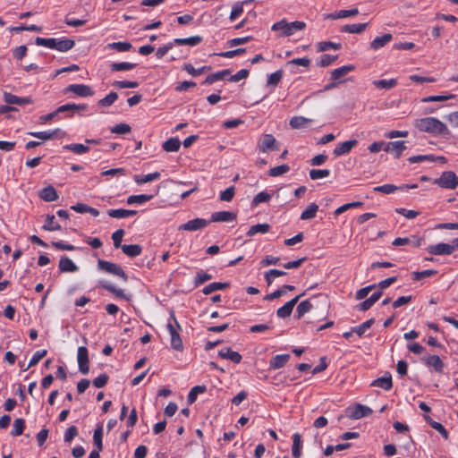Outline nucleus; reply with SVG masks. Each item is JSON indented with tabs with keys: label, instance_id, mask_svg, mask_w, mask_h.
I'll use <instances>...</instances> for the list:
<instances>
[{
	"label": "nucleus",
	"instance_id": "nucleus-1",
	"mask_svg": "<svg viewBox=\"0 0 458 458\" xmlns=\"http://www.w3.org/2000/svg\"><path fill=\"white\" fill-rule=\"evenodd\" d=\"M413 124L416 129L422 132L441 136L450 135V131L448 130L447 126L435 117L416 119Z\"/></svg>",
	"mask_w": 458,
	"mask_h": 458
},
{
	"label": "nucleus",
	"instance_id": "nucleus-2",
	"mask_svg": "<svg viewBox=\"0 0 458 458\" xmlns=\"http://www.w3.org/2000/svg\"><path fill=\"white\" fill-rule=\"evenodd\" d=\"M35 42L38 46L55 49L60 52H66L72 49L75 45V42L72 39L68 38L57 39L54 38H45L38 37Z\"/></svg>",
	"mask_w": 458,
	"mask_h": 458
},
{
	"label": "nucleus",
	"instance_id": "nucleus-3",
	"mask_svg": "<svg viewBox=\"0 0 458 458\" xmlns=\"http://www.w3.org/2000/svg\"><path fill=\"white\" fill-rule=\"evenodd\" d=\"M306 28V23L304 21H295L292 22H288L286 20L283 19L276 23H274L271 27L273 31H279L280 37H289L293 35V33L297 30H302Z\"/></svg>",
	"mask_w": 458,
	"mask_h": 458
},
{
	"label": "nucleus",
	"instance_id": "nucleus-4",
	"mask_svg": "<svg viewBox=\"0 0 458 458\" xmlns=\"http://www.w3.org/2000/svg\"><path fill=\"white\" fill-rule=\"evenodd\" d=\"M434 183L444 189L454 190L458 187V176L452 171L443 172Z\"/></svg>",
	"mask_w": 458,
	"mask_h": 458
},
{
	"label": "nucleus",
	"instance_id": "nucleus-5",
	"mask_svg": "<svg viewBox=\"0 0 458 458\" xmlns=\"http://www.w3.org/2000/svg\"><path fill=\"white\" fill-rule=\"evenodd\" d=\"M98 267L100 270L105 271L108 274H112L114 276L121 277L124 282L128 280V276L123 271V269L115 263L106 261L104 259H98Z\"/></svg>",
	"mask_w": 458,
	"mask_h": 458
},
{
	"label": "nucleus",
	"instance_id": "nucleus-6",
	"mask_svg": "<svg viewBox=\"0 0 458 458\" xmlns=\"http://www.w3.org/2000/svg\"><path fill=\"white\" fill-rule=\"evenodd\" d=\"M209 225V220L204 218H194L188 222L181 225L179 230H184L189 232L199 231L206 228Z\"/></svg>",
	"mask_w": 458,
	"mask_h": 458
},
{
	"label": "nucleus",
	"instance_id": "nucleus-7",
	"mask_svg": "<svg viewBox=\"0 0 458 458\" xmlns=\"http://www.w3.org/2000/svg\"><path fill=\"white\" fill-rule=\"evenodd\" d=\"M426 250L432 255H450L455 250V246H454L453 242L452 244L440 242L430 245Z\"/></svg>",
	"mask_w": 458,
	"mask_h": 458
},
{
	"label": "nucleus",
	"instance_id": "nucleus-8",
	"mask_svg": "<svg viewBox=\"0 0 458 458\" xmlns=\"http://www.w3.org/2000/svg\"><path fill=\"white\" fill-rule=\"evenodd\" d=\"M258 148L261 152H268L278 149L276 146V140L272 134H265L258 142Z\"/></svg>",
	"mask_w": 458,
	"mask_h": 458
},
{
	"label": "nucleus",
	"instance_id": "nucleus-9",
	"mask_svg": "<svg viewBox=\"0 0 458 458\" xmlns=\"http://www.w3.org/2000/svg\"><path fill=\"white\" fill-rule=\"evenodd\" d=\"M64 92H72L82 98L91 97L94 95V91L91 87L85 84H71L65 88Z\"/></svg>",
	"mask_w": 458,
	"mask_h": 458
},
{
	"label": "nucleus",
	"instance_id": "nucleus-10",
	"mask_svg": "<svg viewBox=\"0 0 458 458\" xmlns=\"http://www.w3.org/2000/svg\"><path fill=\"white\" fill-rule=\"evenodd\" d=\"M77 360H78V365H79V370L83 375L88 374L89 371V352H88V349L85 346H80L78 348Z\"/></svg>",
	"mask_w": 458,
	"mask_h": 458
},
{
	"label": "nucleus",
	"instance_id": "nucleus-11",
	"mask_svg": "<svg viewBox=\"0 0 458 458\" xmlns=\"http://www.w3.org/2000/svg\"><path fill=\"white\" fill-rule=\"evenodd\" d=\"M304 295H305V292H303L302 293L295 296L293 299H292L291 301H287L284 305L280 307L276 310L277 317L280 318H286L290 317V315L293 312V310L294 306L296 305V303L298 302L300 298L304 296Z\"/></svg>",
	"mask_w": 458,
	"mask_h": 458
},
{
	"label": "nucleus",
	"instance_id": "nucleus-12",
	"mask_svg": "<svg viewBox=\"0 0 458 458\" xmlns=\"http://www.w3.org/2000/svg\"><path fill=\"white\" fill-rule=\"evenodd\" d=\"M404 149H406V145L403 140L388 142L384 148L386 152L394 154L395 158H399Z\"/></svg>",
	"mask_w": 458,
	"mask_h": 458
},
{
	"label": "nucleus",
	"instance_id": "nucleus-13",
	"mask_svg": "<svg viewBox=\"0 0 458 458\" xmlns=\"http://www.w3.org/2000/svg\"><path fill=\"white\" fill-rule=\"evenodd\" d=\"M371 413L372 410L369 407L357 403L352 408L349 417L353 420H359L363 417H367Z\"/></svg>",
	"mask_w": 458,
	"mask_h": 458
},
{
	"label": "nucleus",
	"instance_id": "nucleus-14",
	"mask_svg": "<svg viewBox=\"0 0 458 458\" xmlns=\"http://www.w3.org/2000/svg\"><path fill=\"white\" fill-rule=\"evenodd\" d=\"M357 144L358 141L356 140L341 142L335 148L333 153L335 157L348 154Z\"/></svg>",
	"mask_w": 458,
	"mask_h": 458
},
{
	"label": "nucleus",
	"instance_id": "nucleus-15",
	"mask_svg": "<svg viewBox=\"0 0 458 458\" xmlns=\"http://www.w3.org/2000/svg\"><path fill=\"white\" fill-rule=\"evenodd\" d=\"M237 217L236 214L231 211H218L214 212L211 215L210 222H231L235 220Z\"/></svg>",
	"mask_w": 458,
	"mask_h": 458
},
{
	"label": "nucleus",
	"instance_id": "nucleus-16",
	"mask_svg": "<svg viewBox=\"0 0 458 458\" xmlns=\"http://www.w3.org/2000/svg\"><path fill=\"white\" fill-rule=\"evenodd\" d=\"M422 360L428 367H432L435 371L438 373H442L445 368L444 362L441 360L439 356L437 355H429L427 357H423Z\"/></svg>",
	"mask_w": 458,
	"mask_h": 458
},
{
	"label": "nucleus",
	"instance_id": "nucleus-17",
	"mask_svg": "<svg viewBox=\"0 0 458 458\" xmlns=\"http://www.w3.org/2000/svg\"><path fill=\"white\" fill-rule=\"evenodd\" d=\"M354 66L352 64L344 65L337 69H335L331 72V79L337 83L343 81V78L347 75L350 72L354 70Z\"/></svg>",
	"mask_w": 458,
	"mask_h": 458
},
{
	"label": "nucleus",
	"instance_id": "nucleus-18",
	"mask_svg": "<svg viewBox=\"0 0 458 458\" xmlns=\"http://www.w3.org/2000/svg\"><path fill=\"white\" fill-rule=\"evenodd\" d=\"M382 296V291L374 293L369 298L366 299L362 302L356 306V309L360 311H366L369 310Z\"/></svg>",
	"mask_w": 458,
	"mask_h": 458
},
{
	"label": "nucleus",
	"instance_id": "nucleus-19",
	"mask_svg": "<svg viewBox=\"0 0 458 458\" xmlns=\"http://www.w3.org/2000/svg\"><path fill=\"white\" fill-rule=\"evenodd\" d=\"M218 355L220 358L229 360L235 364L240 363L242 359L239 352L233 351L229 347L220 350Z\"/></svg>",
	"mask_w": 458,
	"mask_h": 458
},
{
	"label": "nucleus",
	"instance_id": "nucleus-20",
	"mask_svg": "<svg viewBox=\"0 0 458 458\" xmlns=\"http://www.w3.org/2000/svg\"><path fill=\"white\" fill-rule=\"evenodd\" d=\"M58 267L60 272L62 273L76 272L78 270V267L76 266V264L66 256L61 257Z\"/></svg>",
	"mask_w": 458,
	"mask_h": 458
},
{
	"label": "nucleus",
	"instance_id": "nucleus-21",
	"mask_svg": "<svg viewBox=\"0 0 458 458\" xmlns=\"http://www.w3.org/2000/svg\"><path fill=\"white\" fill-rule=\"evenodd\" d=\"M4 100L8 105L23 106L31 103V100L29 98H21L9 92L4 93Z\"/></svg>",
	"mask_w": 458,
	"mask_h": 458
},
{
	"label": "nucleus",
	"instance_id": "nucleus-22",
	"mask_svg": "<svg viewBox=\"0 0 458 458\" xmlns=\"http://www.w3.org/2000/svg\"><path fill=\"white\" fill-rule=\"evenodd\" d=\"M59 133H61V130L55 129L52 131L29 132L28 134L41 140H49L58 137Z\"/></svg>",
	"mask_w": 458,
	"mask_h": 458
},
{
	"label": "nucleus",
	"instance_id": "nucleus-23",
	"mask_svg": "<svg viewBox=\"0 0 458 458\" xmlns=\"http://www.w3.org/2000/svg\"><path fill=\"white\" fill-rule=\"evenodd\" d=\"M289 354H278L272 358L269 362V367L272 369H278L283 368L289 360Z\"/></svg>",
	"mask_w": 458,
	"mask_h": 458
},
{
	"label": "nucleus",
	"instance_id": "nucleus-24",
	"mask_svg": "<svg viewBox=\"0 0 458 458\" xmlns=\"http://www.w3.org/2000/svg\"><path fill=\"white\" fill-rule=\"evenodd\" d=\"M230 286V283L228 282H214L208 285H206L202 289V293L205 295H208L216 291L225 290Z\"/></svg>",
	"mask_w": 458,
	"mask_h": 458
},
{
	"label": "nucleus",
	"instance_id": "nucleus-25",
	"mask_svg": "<svg viewBox=\"0 0 458 458\" xmlns=\"http://www.w3.org/2000/svg\"><path fill=\"white\" fill-rule=\"evenodd\" d=\"M372 386L383 388L386 391L390 390L393 386L392 377L390 374L378 377L371 383Z\"/></svg>",
	"mask_w": 458,
	"mask_h": 458
},
{
	"label": "nucleus",
	"instance_id": "nucleus-26",
	"mask_svg": "<svg viewBox=\"0 0 458 458\" xmlns=\"http://www.w3.org/2000/svg\"><path fill=\"white\" fill-rule=\"evenodd\" d=\"M39 197L47 202H51L58 199L55 189L50 185L40 191Z\"/></svg>",
	"mask_w": 458,
	"mask_h": 458
},
{
	"label": "nucleus",
	"instance_id": "nucleus-27",
	"mask_svg": "<svg viewBox=\"0 0 458 458\" xmlns=\"http://www.w3.org/2000/svg\"><path fill=\"white\" fill-rule=\"evenodd\" d=\"M392 35L390 33L384 34L380 37H377L370 43V48L373 50H377L383 47H385L387 43L392 40Z\"/></svg>",
	"mask_w": 458,
	"mask_h": 458
},
{
	"label": "nucleus",
	"instance_id": "nucleus-28",
	"mask_svg": "<svg viewBox=\"0 0 458 458\" xmlns=\"http://www.w3.org/2000/svg\"><path fill=\"white\" fill-rule=\"evenodd\" d=\"M302 441L301 437L299 433L293 435V446L292 454L294 458H300L301 456Z\"/></svg>",
	"mask_w": 458,
	"mask_h": 458
},
{
	"label": "nucleus",
	"instance_id": "nucleus-29",
	"mask_svg": "<svg viewBox=\"0 0 458 458\" xmlns=\"http://www.w3.org/2000/svg\"><path fill=\"white\" fill-rule=\"evenodd\" d=\"M230 73L231 72L228 69L211 73L207 76L203 83L207 85H211L217 81L225 79Z\"/></svg>",
	"mask_w": 458,
	"mask_h": 458
},
{
	"label": "nucleus",
	"instance_id": "nucleus-30",
	"mask_svg": "<svg viewBox=\"0 0 458 458\" xmlns=\"http://www.w3.org/2000/svg\"><path fill=\"white\" fill-rule=\"evenodd\" d=\"M368 23L347 24L341 28V32L360 34L367 28Z\"/></svg>",
	"mask_w": 458,
	"mask_h": 458
},
{
	"label": "nucleus",
	"instance_id": "nucleus-31",
	"mask_svg": "<svg viewBox=\"0 0 458 458\" xmlns=\"http://www.w3.org/2000/svg\"><path fill=\"white\" fill-rule=\"evenodd\" d=\"M136 214H137L136 210H129V209H123V208L109 209L107 211V215L113 218H125L128 216H135Z\"/></svg>",
	"mask_w": 458,
	"mask_h": 458
},
{
	"label": "nucleus",
	"instance_id": "nucleus-32",
	"mask_svg": "<svg viewBox=\"0 0 458 458\" xmlns=\"http://www.w3.org/2000/svg\"><path fill=\"white\" fill-rule=\"evenodd\" d=\"M160 176H161V174L159 172H154V173L148 174L145 175H134L133 179H134V182L138 185H141V184L152 182V181H156V180L159 179Z\"/></svg>",
	"mask_w": 458,
	"mask_h": 458
},
{
	"label": "nucleus",
	"instance_id": "nucleus-33",
	"mask_svg": "<svg viewBox=\"0 0 458 458\" xmlns=\"http://www.w3.org/2000/svg\"><path fill=\"white\" fill-rule=\"evenodd\" d=\"M122 250L128 257L135 258V257L140 255V253L142 251V248L139 244H130V245L124 244L122 247Z\"/></svg>",
	"mask_w": 458,
	"mask_h": 458
},
{
	"label": "nucleus",
	"instance_id": "nucleus-34",
	"mask_svg": "<svg viewBox=\"0 0 458 458\" xmlns=\"http://www.w3.org/2000/svg\"><path fill=\"white\" fill-rule=\"evenodd\" d=\"M162 147L166 152H175L180 149L181 141L178 138H170L163 143Z\"/></svg>",
	"mask_w": 458,
	"mask_h": 458
},
{
	"label": "nucleus",
	"instance_id": "nucleus-35",
	"mask_svg": "<svg viewBox=\"0 0 458 458\" xmlns=\"http://www.w3.org/2000/svg\"><path fill=\"white\" fill-rule=\"evenodd\" d=\"M294 289H295V287L293 285L285 284L282 288L277 289L269 294H267L264 297V300L272 301V300L277 299V298L281 297L282 295H284L286 293V291H293Z\"/></svg>",
	"mask_w": 458,
	"mask_h": 458
},
{
	"label": "nucleus",
	"instance_id": "nucleus-36",
	"mask_svg": "<svg viewBox=\"0 0 458 458\" xmlns=\"http://www.w3.org/2000/svg\"><path fill=\"white\" fill-rule=\"evenodd\" d=\"M152 194H140V195H131L127 198V204H143L147 201L152 199Z\"/></svg>",
	"mask_w": 458,
	"mask_h": 458
},
{
	"label": "nucleus",
	"instance_id": "nucleus-37",
	"mask_svg": "<svg viewBox=\"0 0 458 458\" xmlns=\"http://www.w3.org/2000/svg\"><path fill=\"white\" fill-rule=\"evenodd\" d=\"M202 41V38L200 36H193L186 38H175L174 39V45H189V46H196Z\"/></svg>",
	"mask_w": 458,
	"mask_h": 458
},
{
	"label": "nucleus",
	"instance_id": "nucleus-38",
	"mask_svg": "<svg viewBox=\"0 0 458 458\" xmlns=\"http://www.w3.org/2000/svg\"><path fill=\"white\" fill-rule=\"evenodd\" d=\"M88 108V105L81 104H65L57 108V112L64 113V112H80V111H85Z\"/></svg>",
	"mask_w": 458,
	"mask_h": 458
},
{
	"label": "nucleus",
	"instance_id": "nucleus-39",
	"mask_svg": "<svg viewBox=\"0 0 458 458\" xmlns=\"http://www.w3.org/2000/svg\"><path fill=\"white\" fill-rule=\"evenodd\" d=\"M318 210V206L316 203L310 204L305 210L301 214V220L312 219L316 216Z\"/></svg>",
	"mask_w": 458,
	"mask_h": 458
},
{
	"label": "nucleus",
	"instance_id": "nucleus-40",
	"mask_svg": "<svg viewBox=\"0 0 458 458\" xmlns=\"http://www.w3.org/2000/svg\"><path fill=\"white\" fill-rule=\"evenodd\" d=\"M424 419L426 420V421H428L429 423V425L434 428L436 429L439 434H441V436L445 438V439H447L448 438V432L447 430L445 428V427L437 422V421H435L433 420L429 416L426 415L424 416Z\"/></svg>",
	"mask_w": 458,
	"mask_h": 458
},
{
	"label": "nucleus",
	"instance_id": "nucleus-41",
	"mask_svg": "<svg viewBox=\"0 0 458 458\" xmlns=\"http://www.w3.org/2000/svg\"><path fill=\"white\" fill-rule=\"evenodd\" d=\"M269 230L270 225L268 224H258L250 227L249 231L247 232V235L250 237L259 233H267L269 232Z\"/></svg>",
	"mask_w": 458,
	"mask_h": 458
},
{
	"label": "nucleus",
	"instance_id": "nucleus-42",
	"mask_svg": "<svg viewBox=\"0 0 458 458\" xmlns=\"http://www.w3.org/2000/svg\"><path fill=\"white\" fill-rule=\"evenodd\" d=\"M373 85L377 87V89H390L394 88L397 85V80L396 79H390V80H378L374 81Z\"/></svg>",
	"mask_w": 458,
	"mask_h": 458
},
{
	"label": "nucleus",
	"instance_id": "nucleus-43",
	"mask_svg": "<svg viewBox=\"0 0 458 458\" xmlns=\"http://www.w3.org/2000/svg\"><path fill=\"white\" fill-rule=\"evenodd\" d=\"M318 52H325L329 48H333L334 50H339L342 47L340 43L331 42V41H321L316 45Z\"/></svg>",
	"mask_w": 458,
	"mask_h": 458
},
{
	"label": "nucleus",
	"instance_id": "nucleus-44",
	"mask_svg": "<svg viewBox=\"0 0 458 458\" xmlns=\"http://www.w3.org/2000/svg\"><path fill=\"white\" fill-rule=\"evenodd\" d=\"M102 437H103V426L101 424H98L97 426V428H95L94 435H93V442H94V445L96 446V449L103 450Z\"/></svg>",
	"mask_w": 458,
	"mask_h": 458
},
{
	"label": "nucleus",
	"instance_id": "nucleus-45",
	"mask_svg": "<svg viewBox=\"0 0 458 458\" xmlns=\"http://www.w3.org/2000/svg\"><path fill=\"white\" fill-rule=\"evenodd\" d=\"M310 122H311L310 119L303 116H294L290 120L289 124L293 129H301L305 127Z\"/></svg>",
	"mask_w": 458,
	"mask_h": 458
},
{
	"label": "nucleus",
	"instance_id": "nucleus-46",
	"mask_svg": "<svg viewBox=\"0 0 458 458\" xmlns=\"http://www.w3.org/2000/svg\"><path fill=\"white\" fill-rule=\"evenodd\" d=\"M136 65V64L128 62L113 63L110 65V70L113 72L129 71L135 68Z\"/></svg>",
	"mask_w": 458,
	"mask_h": 458
},
{
	"label": "nucleus",
	"instance_id": "nucleus-47",
	"mask_svg": "<svg viewBox=\"0 0 458 458\" xmlns=\"http://www.w3.org/2000/svg\"><path fill=\"white\" fill-rule=\"evenodd\" d=\"M206 390H207V387L204 385L196 386L192 387L188 394V397H187L188 403L190 404L193 403L196 401L198 394L206 392Z\"/></svg>",
	"mask_w": 458,
	"mask_h": 458
},
{
	"label": "nucleus",
	"instance_id": "nucleus-48",
	"mask_svg": "<svg viewBox=\"0 0 458 458\" xmlns=\"http://www.w3.org/2000/svg\"><path fill=\"white\" fill-rule=\"evenodd\" d=\"M42 228L45 231H58L61 230V225L57 223H55L54 215H47L46 217V223Z\"/></svg>",
	"mask_w": 458,
	"mask_h": 458
},
{
	"label": "nucleus",
	"instance_id": "nucleus-49",
	"mask_svg": "<svg viewBox=\"0 0 458 458\" xmlns=\"http://www.w3.org/2000/svg\"><path fill=\"white\" fill-rule=\"evenodd\" d=\"M64 148L71 150L73 153L78 154V155L84 154L89 150V146H85L81 143L68 144V145L64 146Z\"/></svg>",
	"mask_w": 458,
	"mask_h": 458
},
{
	"label": "nucleus",
	"instance_id": "nucleus-50",
	"mask_svg": "<svg viewBox=\"0 0 458 458\" xmlns=\"http://www.w3.org/2000/svg\"><path fill=\"white\" fill-rule=\"evenodd\" d=\"M375 320L374 318H370L362 324L352 327V331H354L355 334H357L360 337H361L365 332L371 327V326L374 324Z\"/></svg>",
	"mask_w": 458,
	"mask_h": 458
},
{
	"label": "nucleus",
	"instance_id": "nucleus-51",
	"mask_svg": "<svg viewBox=\"0 0 458 458\" xmlns=\"http://www.w3.org/2000/svg\"><path fill=\"white\" fill-rule=\"evenodd\" d=\"M101 287L106 289V291L114 293L115 296L119 298H123L127 300L128 298L125 296L123 290L116 288L114 285H113L110 283H101Z\"/></svg>",
	"mask_w": 458,
	"mask_h": 458
},
{
	"label": "nucleus",
	"instance_id": "nucleus-52",
	"mask_svg": "<svg viewBox=\"0 0 458 458\" xmlns=\"http://www.w3.org/2000/svg\"><path fill=\"white\" fill-rule=\"evenodd\" d=\"M182 68L192 76L200 75L204 72L209 71L211 69L210 66H202L201 68L195 69L191 64H184Z\"/></svg>",
	"mask_w": 458,
	"mask_h": 458
},
{
	"label": "nucleus",
	"instance_id": "nucleus-53",
	"mask_svg": "<svg viewBox=\"0 0 458 458\" xmlns=\"http://www.w3.org/2000/svg\"><path fill=\"white\" fill-rule=\"evenodd\" d=\"M25 428V420L23 419H16L13 421V428L11 435L13 437L21 436Z\"/></svg>",
	"mask_w": 458,
	"mask_h": 458
},
{
	"label": "nucleus",
	"instance_id": "nucleus-54",
	"mask_svg": "<svg viewBox=\"0 0 458 458\" xmlns=\"http://www.w3.org/2000/svg\"><path fill=\"white\" fill-rule=\"evenodd\" d=\"M312 307L313 306H312L311 302L310 301H308V300L301 301L299 303V305L297 306V317H298V318H301V317L304 316V314H306L307 312L311 310Z\"/></svg>",
	"mask_w": 458,
	"mask_h": 458
},
{
	"label": "nucleus",
	"instance_id": "nucleus-55",
	"mask_svg": "<svg viewBox=\"0 0 458 458\" xmlns=\"http://www.w3.org/2000/svg\"><path fill=\"white\" fill-rule=\"evenodd\" d=\"M118 98V95L116 92H110L105 98H101L98 101V105L103 107H107L112 106L116 99Z\"/></svg>",
	"mask_w": 458,
	"mask_h": 458
},
{
	"label": "nucleus",
	"instance_id": "nucleus-56",
	"mask_svg": "<svg viewBox=\"0 0 458 458\" xmlns=\"http://www.w3.org/2000/svg\"><path fill=\"white\" fill-rule=\"evenodd\" d=\"M337 55L324 54L320 56L317 65L319 67H327L331 65L337 59Z\"/></svg>",
	"mask_w": 458,
	"mask_h": 458
},
{
	"label": "nucleus",
	"instance_id": "nucleus-57",
	"mask_svg": "<svg viewBox=\"0 0 458 458\" xmlns=\"http://www.w3.org/2000/svg\"><path fill=\"white\" fill-rule=\"evenodd\" d=\"M212 276L210 274H208L203 270H199L197 272L196 276L194 278V285L195 287H198L200 284H204L205 282L210 280Z\"/></svg>",
	"mask_w": 458,
	"mask_h": 458
},
{
	"label": "nucleus",
	"instance_id": "nucleus-58",
	"mask_svg": "<svg viewBox=\"0 0 458 458\" xmlns=\"http://www.w3.org/2000/svg\"><path fill=\"white\" fill-rule=\"evenodd\" d=\"M108 48L114 49L118 52H126L129 51L132 46L130 42H114L108 44Z\"/></svg>",
	"mask_w": 458,
	"mask_h": 458
},
{
	"label": "nucleus",
	"instance_id": "nucleus-59",
	"mask_svg": "<svg viewBox=\"0 0 458 458\" xmlns=\"http://www.w3.org/2000/svg\"><path fill=\"white\" fill-rule=\"evenodd\" d=\"M330 170L328 169H311L309 173L311 180H318L329 176Z\"/></svg>",
	"mask_w": 458,
	"mask_h": 458
},
{
	"label": "nucleus",
	"instance_id": "nucleus-60",
	"mask_svg": "<svg viewBox=\"0 0 458 458\" xmlns=\"http://www.w3.org/2000/svg\"><path fill=\"white\" fill-rule=\"evenodd\" d=\"M243 13V3L236 2L232 7L229 19L231 21H235Z\"/></svg>",
	"mask_w": 458,
	"mask_h": 458
},
{
	"label": "nucleus",
	"instance_id": "nucleus-61",
	"mask_svg": "<svg viewBox=\"0 0 458 458\" xmlns=\"http://www.w3.org/2000/svg\"><path fill=\"white\" fill-rule=\"evenodd\" d=\"M289 171H290V166L288 165H277V166L271 168L268 171V174H269V176L276 177V176L282 175L284 174H286Z\"/></svg>",
	"mask_w": 458,
	"mask_h": 458
},
{
	"label": "nucleus",
	"instance_id": "nucleus-62",
	"mask_svg": "<svg viewBox=\"0 0 458 458\" xmlns=\"http://www.w3.org/2000/svg\"><path fill=\"white\" fill-rule=\"evenodd\" d=\"M171 335V346L173 349L176 351H182L183 344L182 338L178 332L170 334Z\"/></svg>",
	"mask_w": 458,
	"mask_h": 458
},
{
	"label": "nucleus",
	"instance_id": "nucleus-63",
	"mask_svg": "<svg viewBox=\"0 0 458 458\" xmlns=\"http://www.w3.org/2000/svg\"><path fill=\"white\" fill-rule=\"evenodd\" d=\"M282 78H283V71L278 70V71L271 73L268 76L267 81V86H276L280 82Z\"/></svg>",
	"mask_w": 458,
	"mask_h": 458
},
{
	"label": "nucleus",
	"instance_id": "nucleus-64",
	"mask_svg": "<svg viewBox=\"0 0 458 458\" xmlns=\"http://www.w3.org/2000/svg\"><path fill=\"white\" fill-rule=\"evenodd\" d=\"M271 199V195L266 191H261L259 193H258L252 199V206L253 207H256L258 206L259 204L260 203H263V202H267L269 201Z\"/></svg>",
	"mask_w": 458,
	"mask_h": 458
}]
</instances>
